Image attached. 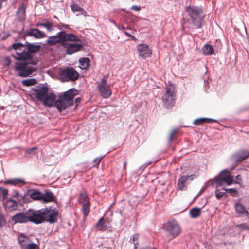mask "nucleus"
I'll return each instance as SVG.
<instances>
[{
    "instance_id": "1",
    "label": "nucleus",
    "mask_w": 249,
    "mask_h": 249,
    "mask_svg": "<svg viewBox=\"0 0 249 249\" xmlns=\"http://www.w3.org/2000/svg\"><path fill=\"white\" fill-rule=\"evenodd\" d=\"M35 224L38 225L45 223L53 224L57 222L59 212L55 207L45 206L38 210L34 209Z\"/></svg>"
},
{
    "instance_id": "2",
    "label": "nucleus",
    "mask_w": 249,
    "mask_h": 249,
    "mask_svg": "<svg viewBox=\"0 0 249 249\" xmlns=\"http://www.w3.org/2000/svg\"><path fill=\"white\" fill-rule=\"evenodd\" d=\"M191 20V23L197 28H201L204 24L205 14L202 7L188 5L185 9Z\"/></svg>"
},
{
    "instance_id": "3",
    "label": "nucleus",
    "mask_w": 249,
    "mask_h": 249,
    "mask_svg": "<svg viewBox=\"0 0 249 249\" xmlns=\"http://www.w3.org/2000/svg\"><path fill=\"white\" fill-rule=\"evenodd\" d=\"M20 62L15 63L14 69L18 72V75L21 77H27L34 75L36 71V68L31 65H36L34 60H18Z\"/></svg>"
},
{
    "instance_id": "4",
    "label": "nucleus",
    "mask_w": 249,
    "mask_h": 249,
    "mask_svg": "<svg viewBox=\"0 0 249 249\" xmlns=\"http://www.w3.org/2000/svg\"><path fill=\"white\" fill-rule=\"evenodd\" d=\"M78 94V90L72 88L59 95L58 103H60L61 112L73 105V99Z\"/></svg>"
},
{
    "instance_id": "5",
    "label": "nucleus",
    "mask_w": 249,
    "mask_h": 249,
    "mask_svg": "<svg viewBox=\"0 0 249 249\" xmlns=\"http://www.w3.org/2000/svg\"><path fill=\"white\" fill-rule=\"evenodd\" d=\"M25 48L20 53L17 57L18 60H33V53H37L41 48L40 45L36 44L35 43H30L26 41L25 42Z\"/></svg>"
},
{
    "instance_id": "6",
    "label": "nucleus",
    "mask_w": 249,
    "mask_h": 249,
    "mask_svg": "<svg viewBox=\"0 0 249 249\" xmlns=\"http://www.w3.org/2000/svg\"><path fill=\"white\" fill-rule=\"evenodd\" d=\"M77 39L75 34L73 33H67L65 31H61L56 35L49 36L46 40L45 44L50 46H53L58 43H60L62 46V43L65 41H75Z\"/></svg>"
},
{
    "instance_id": "7",
    "label": "nucleus",
    "mask_w": 249,
    "mask_h": 249,
    "mask_svg": "<svg viewBox=\"0 0 249 249\" xmlns=\"http://www.w3.org/2000/svg\"><path fill=\"white\" fill-rule=\"evenodd\" d=\"M34 216V209L30 208L25 212H20L16 213L11 216V218L14 221V224H23L30 222L35 224Z\"/></svg>"
},
{
    "instance_id": "8",
    "label": "nucleus",
    "mask_w": 249,
    "mask_h": 249,
    "mask_svg": "<svg viewBox=\"0 0 249 249\" xmlns=\"http://www.w3.org/2000/svg\"><path fill=\"white\" fill-rule=\"evenodd\" d=\"M77 39L75 41H65L62 43V47L66 49L65 53L71 55L74 53L82 50L84 44L82 43L81 39L75 35Z\"/></svg>"
},
{
    "instance_id": "9",
    "label": "nucleus",
    "mask_w": 249,
    "mask_h": 249,
    "mask_svg": "<svg viewBox=\"0 0 249 249\" xmlns=\"http://www.w3.org/2000/svg\"><path fill=\"white\" fill-rule=\"evenodd\" d=\"M162 228L173 238L178 236L181 230L178 223L175 219L167 221L162 225Z\"/></svg>"
},
{
    "instance_id": "10",
    "label": "nucleus",
    "mask_w": 249,
    "mask_h": 249,
    "mask_svg": "<svg viewBox=\"0 0 249 249\" xmlns=\"http://www.w3.org/2000/svg\"><path fill=\"white\" fill-rule=\"evenodd\" d=\"M41 192L38 189H27L23 195H21V198L18 199L19 204L23 206L24 204L30 202L31 199L34 200H40Z\"/></svg>"
},
{
    "instance_id": "11",
    "label": "nucleus",
    "mask_w": 249,
    "mask_h": 249,
    "mask_svg": "<svg viewBox=\"0 0 249 249\" xmlns=\"http://www.w3.org/2000/svg\"><path fill=\"white\" fill-rule=\"evenodd\" d=\"M42 105L49 108L55 107L57 111L61 113L60 103H58V98L56 99L55 94L53 92H49L40 101Z\"/></svg>"
},
{
    "instance_id": "12",
    "label": "nucleus",
    "mask_w": 249,
    "mask_h": 249,
    "mask_svg": "<svg viewBox=\"0 0 249 249\" xmlns=\"http://www.w3.org/2000/svg\"><path fill=\"white\" fill-rule=\"evenodd\" d=\"M18 34L24 40L27 36L34 37L37 39L43 38L46 36V34L44 32L37 28H30L24 31V28H23L21 31L18 32Z\"/></svg>"
},
{
    "instance_id": "13",
    "label": "nucleus",
    "mask_w": 249,
    "mask_h": 249,
    "mask_svg": "<svg viewBox=\"0 0 249 249\" xmlns=\"http://www.w3.org/2000/svg\"><path fill=\"white\" fill-rule=\"evenodd\" d=\"M46 83L39 84L32 88V94L39 102L49 93L48 87L45 85Z\"/></svg>"
},
{
    "instance_id": "14",
    "label": "nucleus",
    "mask_w": 249,
    "mask_h": 249,
    "mask_svg": "<svg viewBox=\"0 0 249 249\" xmlns=\"http://www.w3.org/2000/svg\"><path fill=\"white\" fill-rule=\"evenodd\" d=\"M60 75L66 81H75L79 77V74L73 67H67L60 69Z\"/></svg>"
},
{
    "instance_id": "15",
    "label": "nucleus",
    "mask_w": 249,
    "mask_h": 249,
    "mask_svg": "<svg viewBox=\"0 0 249 249\" xmlns=\"http://www.w3.org/2000/svg\"><path fill=\"white\" fill-rule=\"evenodd\" d=\"M175 94L174 90L167 88L165 93L162 96L163 103L166 108L171 109L174 105Z\"/></svg>"
},
{
    "instance_id": "16",
    "label": "nucleus",
    "mask_w": 249,
    "mask_h": 249,
    "mask_svg": "<svg viewBox=\"0 0 249 249\" xmlns=\"http://www.w3.org/2000/svg\"><path fill=\"white\" fill-rule=\"evenodd\" d=\"M107 79L103 78L97 86V88L100 95L103 98H108L111 95V91L110 89V86L109 85H107Z\"/></svg>"
},
{
    "instance_id": "17",
    "label": "nucleus",
    "mask_w": 249,
    "mask_h": 249,
    "mask_svg": "<svg viewBox=\"0 0 249 249\" xmlns=\"http://www.w3.org/2000/svg\"><path fill=\"white\" fill-rule=\"evenodd\" d=\"M25 47V43H23L21 42H14L11 45L8 47V51L11 52V56L16 60H18L17 59V57H18L17 53H20L23 49H22V47Z\"/></svg>"
},
{
    "instance_id": "18",
    "label": "nucleus",
    "mask_w": 249,
    "mask_h": 249,
    "mask_svg": "<svg viewBox=\"0 0 249 249\" xmlns=\"http://www.w3.org/2000/svg\"><path fill=\"white\" fill-rule=\"evenodd\" d=\"M248 157H249V151L245 149L237 150L232 156V158L236 163L242 162Z\"/></svg>"
},
{
    "instance_id": "19",
    "label": "nucleus",
    "mask_w": 249,
    "mask_h": 249,
    "mask_svg": "<svg viewBox=\"0 0 249 249\" xmlns=\"http://www.w3.org/2000/svg\"><path fill=\"white\" fill-rule=\"evenodd\" d=\"M225 171H227V169L223 170L217 176H215L213 180L211 183V185L215 188H217L225 185V183L223 173Z\"/></svg>"
},
{
    "instance_id": "20",
    "label": "nucleus",
    "mask_w": 249,
    "mask_h": 249,
    "mask_svg": "<svg viewBox=\"0 0 249 249\" xmlns=\"http://www.w3.org/2000/svg\"><path fill=\"white\" fill-rule=\"evenodd\" d=\"M40 201L43 203L54 202L56 196L49 189H45L44 193L41 192Z\"/></svg>"
},
{
    "instance_id": "21",
    "label": "nucleus",
    "mask_w": 249,
    "mask_h": 249,
    "mask_svg": "<svg viewBox=\"0 0 249 249\" xmlns=\"http://www.w3.org/2000/svg\"><path fill=\"white\" fill-rule=\"evenodd\" d=\"M110 222L108 218H105V215L101 217L95 225V227L98 228L101 231H105L109 227Z\"/></svg>"
},
{
    "instance_id": "22",
    "label": "nucleus",
    "mask_w": 249,
    "mask_h": 249,
    "mask_svg": "<svg viewBox=\"0 0 249 249\" xmlns=\"http://www.w3.org/2000/svg\"><path fill=\"white\" fill-rule=\"evenodd\" d=\"M137 49L140 56L144 58L149 57L151 52L149 50L148 45L145 44H140L137 46Z\"/></svg>"
},
{
    "instance_id": "23",
    "label": "nucleus",
    "mask_w": 249,
    "mask_h": 249,
    "mask_svg": "<svg viewBox=\"0 0 249 249\" xmlns=\"http://www.w3.org/2000/svg\"><path fill=\"white\" fill-rule=\"evenodd\" d=\"M234 208L236 213L239 215H245L249 216V212L246 209L245 206L241 203L237 202L234 204Z\"/></svg>"
},
{
    "instance_id": "24",
    "label": "nucleus",
    "mask_w": 249,
    "mask_h": 249,
    "mask_svg": "<svg viewBox=\"0 0 249 249\" xmlns=\"http://www.w3.org/2000/svg\"><path fill=\"white\" fill-rule=\"evenodd\" d=\"M217 122V120L214 119L207 117H201L194 120L193 124L194 125H200L205 123L211 124Z\"/></svg>"
},
{
    "instance_id": "25",
    "label": "nucleus",
    "mask_w": 249,
    "mask_h": 249,
    "mask_svg": "<svg viewBox=\"0 0 249 249\" xmlns=\"http://www.w3.org/2000/svg\"><path fill=\"white\" fill-rule=\"evenodd\" d=\"M4 184H9L11 186H16L19 184L24 185L26 183L24 179L20 178H14L6 179L3 182Z\"/></svg>"
},
{
    "instance_id": "26",
    "label": "nucleus",
    "mask_w": 249,
    "mask_h": 249,
    "mask_svg": "<svg viewBox=\"0 0 249 249\" xmlns=\"http://www.w3.org/2000/svg\"><path fill=\"white\" fill-rule=\"evenodd\" d=\"M201 209L197 207L192 208L189 211L190 217L196 219L199 217L201 213Z\"/></svg>"
},
{
    "instance_id": "27",
    "label": "nucleus",
    "mask_w": 249,
    "mask_h": 249,
    "mask_svg": "<svg viewBox=\"0 0 249 249\" xmlns=\"http://www.w3.org/2000/svg\"><path fill=\"white\" fill-rule=\"evenodd\" d=\"M17 239L21 249H24L25 247L27 245L24 244V243L30 240L29 237L23 233L19 234L18 235Z\"/></svg>"
},
{
    "instance_id": "28",
    "label": "nucleus",
    "mask_w": 249,
    "mask_h": 249,
    "mask_svg": "<svg viewBox=\"0 0 249 249\" xmlns=\"http://www.w3.org/2000/svg\"><path fill=\"white\" fill-rule=\"evenodd\" d=\"M223 175L225 184L227 186L231 185L233 183L234 177L229 173V171L223 172Z\"/></svg>"
},
{
    "instance_id": "29",
    "label": "nucleus",
    "mask_w": 249,
    "mask_h": 249,
    "mask_svg": "<svg viewBox=\"0 0 249 249\" xmlns=\"http://www.w3.org/2000/svg\"><path fill=\"white\" fill-rule=\"evenodd\" d=\"M187 182V178L185 177V176H182L180 177L178 182V189L179 190H186L187 189V187L186 185V183Z\"/></svg>"
},
{
    "instance_id": "30",
    "label": "nucleus",
    "mask_w": 249,
    "mask_h": 249,
    "mask_svg": "<svg viewBox=\"0 0 249 249\" xmlns=\"http://www.w3.org/2000/svg\"><path fill=\"white\" fill-rule=\"evenodd\" d=\"M203 54L204 55H211L214 53V49L211 45L205 44L202 49Z\"/></svg>"
},
{
    "instance_id": "31",
    "label": "nucleus",
    "mask_w": 249,
    "mask_h": 249,
    "mask_svg": "<svg viewBox=\"0 0 249 249\" xmlns=\"http://www.w3.org/2000/svg\"><path fill=\"white\" fill-rule=\"evenodd\" d=\"M79 63L82 66V69H88L90 66V60L88 57H82L79 59Z\"/></svg>"
},
{
    "instance_id": "32",
    "label": "nucleus",
    "mask_w": 249,
    "mask_h": 249,
    "mask_svg": "<svg viewBox=\"0 0 249 249\" xmlns=\"http://www.w3.org/2000/svg\"><path fill=\"white\" fill-rule=\"evenodd\" d=\"M19 198H18V201L14 200L8 205L5 206L4 207L5 209H7L9 211H13L16 210H19L18 208V205L21 206L19 202Z\"/></svg>"
},
{
    "instance_id": "33",
    "label": "nucleus",
    "mask_w": 249,
    "mask_h": 249,
    "mask_svg": "<svg viewBox=\"0 0 249 249\" xmlns=\"http://www.w3.org/2000/svg\"><path fill=\"white\" fill-rule=\"evenodd\" d=\"M89 201V198L87 194L86 191L82 192L79 194L78 202L79 204H83V203H87Z\"/></svg>"
},
{
    "instance_id": "34",
    "label": "nucleus",
    "mask_w": 249,
    "mask_h": 249,
    "mask_svg": "<svg viewBox=\"0 0 249 249\" xmlns=\"http://www.w3.org/2000/svg\"><path fill=\"white\" fill-rule=\"evenodd\" d=\"M71 10L73 12H80V14L83 15L84 16H86L87 12L82 7H81L77 3H72L71 5Z\"/></svg>"
},
{
    "instance_id": "35",
    "label": "nucleus",
    "mask_w": 249,
    "mask_h": 249,
    "mask_svg": "<svg viewBox=\"0 0 249 249\" xmlns=\"http://www.w3.org/2000/svg\"><path fill=\"white\" fill-rule=\"evenodd\" d=\"M90 201L83 203L82 205V212L84 217L87 216L90 212Z\"/></svg>"
},
{
    "instance_id": "36",
    "label": "nucleus",
    "mask_w": 249,
    "mask_h": 249,
    "mask_svg": "<svg viewBox=\"0 0 249 249\" xmlns=\"http://www.w3.org/2000/svg\"><path fill=\"white\" fill-rule=\"evenodd\" d=\"M21 83L24 86L29 87L35 85L37 83V80L35 78L26 79H23L21 81Z\"/></svg>"
},
{
    "instance_id": "37",
    "label": "nucleus",
    "mask_w": 249,
    "mask_h": 249,
    "mask_svg": "<svg viewBox=\"0 0 249 249\" xmlns=\"http://www.w3.org/2000/svg\"><path fill=\"white\" fill-rule=\"evenodd\" d=\"M37 150L38 147L37 146H34L31 148H28L25 150V156L27 157L30 158L36 154Z\"/></svg>"
},
{
    "instance_id": "38",
    "label": "nucleus",
    "mask_w": 249,
    "mask_h": 249,
    "mask_svg": "<svg viewBox=\"0 0 249 249\" xmlns=\"http://www.w3.org/2000/svg\"><path fill=\"white\" fill-rule=\"evenodd\" d=\"M139 20V18L137 16H132L125 18L126 22L131 25H137V22Z\"/></svg>"
},
{
    "instance_id": "39",
    "label": "nucleus",
    "mask_w": 249,
    "mask_h": 249,
    "mask_svg": "<svg viewBox=\"0 0 249 249\" xmlns=\"http://www.w3.org/2000/svg\"><path fill=\"white\" fill-rule=\"evenodd\" d=\"M221 189H216L215 191V197L217 199L220 200L222 197L226 198L228 196V194L226 191H221Z\"/></svg>"
},
{
    "instance_id": "40",
    "label": "nucleus",
    "mask_w": 249,
    "mask_h": 249,
    "mask_svg": "<svg viewBox=\"0 0 249 249\" xmlns=\"http://www.w3.org/2000/svg\"><path fill=\"white\" fill-rule=\"evenodd\" d=\"M180 135L179 128H175L170 132L168 140H173V139H177L178 135Z\"/></svg>"
},
{
    "instance_id": "41",
    "label": "nucleus",
    "mask_w": 249,
    "mask_h": 249,
    "mask_svg": "<svg viewBox=\"0 0 249 249\" xmlns=\"http://www.w3.org/2000/svg\"><path fill=\"white\" fill-rule=\"evenodd\" d=\"M221 190H224L233 197H236L238 196V190L235 188H225L223 187Z\"/></svg>"
},
{
    "instance_id": "42",
    "label": "nucleus",
    "mask_w": 249,
    "mask_h": 249,
    "mask_svg": "<svg viewBox=\"0 0 249 249\" xmlns=\"http://www.w3.org/2000/svg\"><path fill=\"white\" fill-rule=\"evenodd\" d=\"M8 194V190L2 187H0V201H4Z\"/></svg>"
},
{
    "instance_id": "43",
    "label": "nucleus",
    "mask_w": 249,
    "mask_h": 249,
    "mask_svg": "<svg viewBox=\"0 0 249 249\" xmlns=\"http://www.w3.org/2000/svg\"><path fill=\"white\" fill-rule=\"evenodd\" d=\"M25 12H26V5L24 3H22L20 6L18 8L17 11V14H21V16H22L24 18L25 16Z\"/></svg>"
},
{
    "instance_id": "44",
    "label": "nucleus",
    "mask_w": 249,
    "mask_h": 249,
    "mask_svg": "<svg viewBox=\"0 0 249 249\" xmlns=\"http://www.w3.org/2000/svg\"><path fill=\"white\" fill-rule=\"evenodd\" d=\"M7 223L6 220L4 218V214L2 213V210L0 209V228H2L3 227L6 225Z\"/></svg>"
},
{
    "instance_id": "45",
    "label": "nucleus",
    "mask_w": 249,
    "mask_h": 249,
    "mask_svg": "<svg viewBox=\"0 0 249 249\" xmlns=\"http://www.w3.org/2000/svg\"><path fill=\"white\" fill-rule=\"evenodd\" d=\"M53 23L47 20H46L44 22L43 27L46 28L48 32L52 31L54 29L52 27Z\"/></svg>"
},
{
    "instance_id": "46",
    "label": "nucleus",
    "mask_w": 249,
    "mask_h": 249,
    "mask_svg": "<svg viewBox=\"0 0 249 249\" xmlns=\"http://www.w3.org/2000/svg\"><path fill=\"white\" fill-rule=\"evenodd\" d=\"M24 249H39V247L37 244L30 242L26 245Z\"/></svg>"
},
{
    "instance_id": "47",
    "label": "nucleus",
    "mask_w": 249,
    "mask_h": 249,
    "mask_svg": "<svg viewBox=\"0 0 249 249\" xmlns=\"http://www.w3.org/2000/svg\"><path fill=\"white\" fill-rule=\"evenodd\" d=\"M106 155V154H105L104 155L100 156L99 157H98L95 158L93 161V163H94V165H93V167H97L99 166L102 159L104 157H105Z\"/></svg>"
},
{
    "instance_id": "48",
    "label": "nucleus",
    "mask_w": 249,
    "mask_h": 249,
    "mask_svg": "<svg viewBox=\"0 0 249 249\" xmlns=\"http://www.w3.org/2000/svg\"><path fill=\"white\" fill-rule=\"evenodd\" d=\"M209 185L207 184V183H205L203 186L202 187V188L200 189L199 192L197 193L196 196L195 198L199 196L200 195H201L209 187Z\"/></svg>"
},
{
    "instance_id": "49",
    "label": "nucleus",
    "mask_w": 249,
    "mask_h": 249,
    "mask_svg": "<svg viewBox=\"0 0 249 249\" xmlns=\"http://www.w3.org/2000/svg\"><path fill=\"white\" fill-rule=\"evenodd\" d=\"M21 195L23 194H20L19 192L17 190H13L12 197L18 198H21Z\"/></svg>"
},
{
    "instance_id": "50",
    "label": "nucleus",
    "mask_w": 249,
    "mask_h": 249,
    "mask_svg": "<svg viewBox=\"0 0 249 249\" xmlns=\"http://www.w3.org/2000/svg\"><path fill=\"white\" fill-rule=\"evenodd\" d=\"M139 238L138 234H134L131 236L130 239V242L131 243H136L138 242V239Z\"/></svg>"
},
{
    "instance_id": "51",
    "label": "nucleus",
    "mask_w": 249,
    "mask_h": 249,
    "mask_svg": "<svg viewBox=\"0 0 249 249\" xmlns=\"http://www.w3.org/2000/svg\"><path fill=\"white\" fill-rule=\"evenodd\" d=\"M4 61L5 62V66L6 67H9L11 64V60L9 58V57H5L3 59Z\"/></svg>"
},
{
    "instance_id": "52",
    "label": "nucleus",
    "mask_w": 249,
    "mask_h": 249,
    "mask_svg": "<svg viewBox=\"0 0 249 249\" xmlns=\"http://www.w3.org/2000/svg\"><path fill=\"white\" fill-rule=\"evenodd\" d=\"M196 176L194 174L185 176V177H186L187 178V181L188 180L190 181H192L196 178Z\"/></svg>"
},
{
    "instance_id": "53",
    "label": "nucleus",
    "mask_w": 249,
    "mask_h": 249,
    "mask_svg": "<svg viewBox=\"0 0 249 249\" xmlns=\"http://www.w3.org/2000/svg\"><path fill=\"white\" fill-rule=\"evenodd\" d=\"M119 30H128V29H130V28L128 27H124L123 25H117V26H116Z\"/></svg>"
},
{
    "instance_id": "54",
    "label": "nucleus",
    "mask_w": 249,
    "mask_h": 249,
    "mask_svg": "<svg viewBox=\"0 0 249 249\" xmlns=\"http://www.w3.org/2000/svg\"><path fill=\"white\" fill-rule=\"evenodd\" d=\"M248 226L246 223H242L237 225L238 227L242 229H247Z\"/></svg>"
},
{
    "instance_id": "55",
    "label": "nucleus",
    "mask_w": 249,
    "mask_h": 249,
    "mask_svg": "<svg viewBox=\"0 0 249 249\" xmlns=\"http://www.w3.org/2000/svg\"><path fill=\"white\" fill-rule=\"evenodd\" d=\"M15 200L13 199L12 197H10L5 202V203H4L3 205H4V207H5V206L8 205L9 204H10V203H11L12 202H13V201H14Z\"/></svg>"
},
{
    "instance_id": "56",
    "label": "nucleus",
    "mask_w": 249,
    "mask_h": 249,
    "mask_svg": "<svg viewBox=\"0 0 249 249\" xmlns=\"http://www.w3.org/2000/svg\"><path fill=\"white\" fill-rule=\"evenodd\" d=\"M81 101V97H77L75 99V107H77L79 106Z\"/></svg>"
},
{
    "instance_id": "57",
    "label": "nucleus",
    "mask_w": 249,
    "mask_h": 249,
    "mask_svg": "<svg viewBox=\"0 0 249 249\" xmlns=\"http://www.w3.org/2000/svg\"><path fill=\"white\" fill-rule=\"evenodd\" d=\"M130 9L134 10L135 11H139L141 10V7L138 6L137 5H133L130 8Z\"/></svg>"
},
{
    "instance_id": "58",
    "label": "nucleus",
    "mask_w": 249,
    "mask_h": 249,
    "mask_svg": "<svg viewBox=\"0 0 249 249\" xmlns=\"http://www.w3.org/2000/svg\"><path fill=\"white\" fill-rule=\"evenodd\" d=\"M132 142L130 144L132 145L131 148H132V149L137 148V141H132Z\"/></svg>"
},
{
    "instance_id": "59",
    "label": "nucleus",
    "mask_w": 249,
    "mask_h": 249,
    "mask_svg": "<svg viewBox=\"0 0 249 249\" xmlns=\"http://www.w3.org/2000/svg\"><path fill=\"white\" fill-rule=\"evenodd\" d=\"M235 178L237 181H242V176L240 174L237 175L235 176Z\"/></svg>"
},
{
    "instance_id": "60",
    "label": "nucleus",
    "mask_w": 249,
    "mask_h": 249,
    "mask_svg": "<svg viewBox=\"0 0 249 249\" xmlns=\"http://www.w3.org/2000/svg\"><path fill=\"white\" fill-rule=\"evenodd\" d=\"M188 21H189V19L187 18V19H185L184 17H183V18H182V19H181V21L182 24H184L185 22H188Z\"/></svg>"
},
{
    "instance_id": "61",
    "label": "nucleus",
    "mask_w": 249,
    "mask_h": 249,
    "mask_svg": "<svg viewBox=\"0 0 249 249\" xmlns=\"http://www.w3.org/2000/svg\"><path fill=\"white\" fill-rule=\"evenodd\" d=\"M108 21L111 22V23L113 24L115 26H117V24L116 23V22L113 20V19H111V18H109L108 19Z\"/></svg>"
},
{
    "instance_id": "62",
    "label": "nucleus",
    "mask_w": 249,
    "mask_h": 249,
    "mask_svg": "<svg viewBox=\"0 0 249 249\" xmlns=\"http://www.w3.org/2000/svg\"><path fill=\"white\" fill-rule=\"evenodd\" d=\"M152 162L153 161H148L147 162H146L145 163L142 165V167H144V168H145L150 163Z\"/></svg>"
},
{
    "instance_id": "63",
    "label": "nucleus",
    "mask_w": 249,
    "mask_h": 249,
    "mask_svg": "<svg viewBox=\"0 0 249 249\" xmlns=\"http://www.w3.org/2000/svg\"><path fill=\"white\" fill-rule=\"evenodd\" d=\"M61 25H62V26L64 28H66V29H69L70 28V25H67V24H63V23H62Z\"/></svg>"
},
{
    "instance_id": "64",
    "label": "nucleus",
    "mask_w": 249,
    "mask_h": 249,
    "mask_svg": "<svg viewBox=\"0 0 249 249\" xmlns=\"http://www.w3.org/2000/svg\"><path fill=\"white\" fill-rule=\"evenodd\" d=\"M124 34H125V35L129 37H130V36H131V35H132L130 33L127 32H126V31H125V32H124Z\"/></svg>"
}]
</instances>
